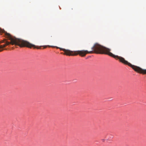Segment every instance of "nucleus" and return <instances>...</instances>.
<instances>
[{
    "label": "nucleus",
    "instance_id": "nucleus-5",
    "mask_svg": "<svg viewBox=\"0 0 146 146\" xmlns=\"http://www.w3.org/2000/svg\"><path fill=\"white\" fill-rule=\"evenodd\" d=\"M60 50H62L63 51H64V54H66L67 55H68L69 56V55L68 54H67L65 52V51L64 50H67V49H64V48H60Z\"/></svg>",
    "mask_w": 146,
    "mask_h": 146
},
{
    "label": "nucleus",
    "instance_id": "nucleus-8",
    "mask_svg": "<svg viewBox=\"0 0 146 146\" xmlns=\"http://www.w3.org/2000/svg\"><path fill=\"white\" fill-rule=\"evenodd\" d=\"M46 46L45 47H44V48H46Z\"/></svg>",
    "mask_w": 146,
    "mask_h": 146
},
{
    "label": "nucleus",
    "instance_id": "nucleus-1",
    "mask_svg": "<svg viewBox=\"0 0 146 146\" xmlns=\"http://www.w3.org/2000/svg\"><path fill=\"white\" fill-rule=\"evenodd\" d=\"M0 31L1 34V33H4L6 37L8 38L11 40L10 42L6 41L5 44L1 45V52L3 50L1 49L2 48L5 46L6 45H9V44L17 45L21 47H26L30 48L33 47L34 48H40L36 47L35 45L26 41L16 38L15 37L12 36L10 34L7 33L3 29H2L1 28Z\"/></svg>",
    "mask_w": 146,
    "mask_h": 146
},
{
    "label": "nucleus",
    "instance_id": "nucleus-6",
    "mask_svg": "<svg viewBox=\"0 0 146 146\" xmlns=\"http://www.w3.org/2000/svg\"><path fill=\"white\" fill-rule=\"evenodd\" d=\"M2 42L1 41V42H0L1 43V42Z\"/></svg>",
    "mask_w": 146,
    "mask_h": 146
},
{
    "label": "nucleus",
    "instance_id": "nucleus-4",
    "mask_svg": "<svg viewBox=\"0 0 146 146\" xmlns=\"http://www.w3.org/2000/svg\"><path fill=\"white\" fill-rule=\"evenodd\" d=\"M122 63L131 67L136 72L143 74H146V69H143L139 67L132 65L124 58Z\"/></svg>",
    "mask_w": 146,
    "mask_h": 146
},
{
    "label": "nucleus",
    "instance_id": "nucleus-7",
    "mask_svg": "<svg viewBox=\"0 0 146 146\" xmlns=\"http://www.w3.org/2000/svg\"><path fill=\"white\" fill-rule=\"evenodd\" d=\"M52 37V36H50V37Z\"/></svg>",
    "mask_w": 146,
    "mask_h": 146
},
{
    "label": "nucleus",
    "instance_id": "nucleus-3",
    "mask_svg": "<svg viewBox=\"0 0 146 146\" xmlns=\"http://www.w3.org/2000/svg\"><path fill=\"white\" fill-rule=\"evenodd\" d=\"M64 50L66 53L67 54L69 55V56H76L78 54L81 56L84 57L86 56L87 54H92L93 52L92 51H88L87 50H77L75 51H72L70 50Z\"/></svg>",
    "mask_w": 146,
    "mask_h": 146
},
{
    "label": "nucleus",
    "instance_id": "nucleus-2",
    "mask_svg": "<svg viewBox=\"0 0 146 146\" xmlns=\"http://www.w3.org/2000/svg\"><path fill=\"white\" fill-rule=\"evenodd\" d=\"M93 53L101 54H106L113 57L116 60H119L121 63L124 60V58L115 55L110 52V49L104 46L97 43H95L91 48Z\"/></svg>",
    "mask_w": 146,
    "mask_h": 146
}]
</instances>
